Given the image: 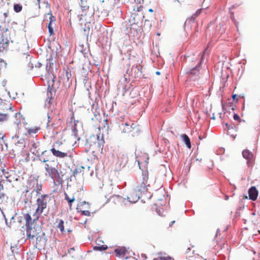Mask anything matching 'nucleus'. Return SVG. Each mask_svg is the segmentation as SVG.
<instances>
[{
	"instance_id": "1",
	"label": "nucleus",
	"mask_w": 260,
	"mask_h": 260,
	"mask_svg": "<svg viewBox=\"0 0 260 260\" xmlns=\"http://www.w3.org/2000/svg\"><path fill=\"white\" fill-rule=\"evenodd\" d=\"M185 61L188 66L186 71L187 80L190 81H199L202 76L199 69L200 62L194 55L186 56Z\"/></svg>"
},
{
	"instance_id": "2",
	"label": "nucleus",
	"mask_w": 260,
	"mask_h": 260,
	"mask_svg": "<svg viewBox=\"0 0 260 260\" xmlns=\"http://www.w3.org/2000/svg\"><path fill=\"white\" fill-rule=\"evenodd\" d=\"M31 213V211H28L24 215V219L26 222V235L29 239H33L43 232L41 226L35 224L36 221H33Z\"/></svg>"
},
{
	"instance_id": "3",
	"label": "nucleus",
	"mask_w": 260,
	"mask_h": 260,
	"mask_svg": "<svg viewBox=\"0 0 260 260\" xmlns=\"http://www.w3.org/2000/svg\"><path fill=\"white\" fill-rule=\"evenodd\" d=\"M49 196L48 194H42L37 199L36 209H32L29 211L32 212L31 215L33 217V221L38 220L40 215L43 212L44 210L47 208Z\"/></svg>"
},
{
	"instance_id": "4",
	"label": "nucleus",
	"mask_w": 260,
	"mask_h": 260,
	"mask_svg": "<svg viewBox=\"0 0 260 260\" xmlns=\"http://www.w3.org/2000/svg\"><path fill=\"white\" fill-rule=\"evenodd\" d=\"M50 151L54 156L59 158L67 157L70 153L69 146L60 141L55 142Z\"/></svg>"
},
{
	"instance_id": "5",
	"label": "nucleus",
	"mask_w": 260,
	"mask_h": 260,
	"mask_svg": "<svg viewBox=\"0 0 260 260\" xmlns=\"http://www.w3.org/2000/svg\"><path fill=\"white\" fill-rule=\"evenodd\" d=\"M45 175L50 177L54 181H59L61 177L58 171V164L54 160L49 161L44 166Z\"/></svg>"
},
{
	"instance_id": "6",
	"label": "nucleus",
	"mask_w": 260,
	"mask_h": 260,
	"mask_svg": "<svg viewBox=\"0 0 260 260\" xmlns=\"http://www.w3.org/2000/svg\"><path fill=\"white\" fill-rule=\"evenodd\" d=\"M120 126L123 133L131 134L133 137H135L140 131L139 125L133 121H127Z\"/></svg>"
},
{
	"instance_id": "7",
	"label": "nucleus",
	"mask_w": 260,
	"mask_h": 260,
	"mask_svg": "<svg viewBox=\"0 0 260 260\" xmlns=\"http://www.w3.org/2000/svg\"><path fill=\"white\" fill-rule=\"evenodd\" d=\"M148 176L146 174L143 175L142 179H140V181L138 182V185L137 188L138 190L141 192H145L147 191V187L148 186L147 184Z\"/></svg>"
},
{
	"instance_id": "8",
	"label": "nucleus",
	"mask_w": 260,
	"mask_h": 260,
	"mask_svg": "<svg viewBox=\"0 0 260 260\" xmlns=\"http://www.w3.org/2000/svg\"><path fill=\"white\" fill-rule=\"evenodd\" d=\"M80 2L79 3L81 10L82 14L81 15L82 16H86L87 15H89L92 14V12L90 11L89 12V7L88 6V4L87 2V0H80Z\"/></svg>"
},
{
	"instance_id": "9",
	"label": "nucleus",
	"mask_w": 260,
	"mask_h": 260,
	"mask_svg": "<svg viewBox=\"0 0 260 260\" xmlns=\"http://www.w3.org/2000/svg\"><path fill=\"white\" fill-rule=\"evenodd\" d=\"M35 237L36 238V245L38 246L39 248H44L47 242V238L44 232H41Z\"/></svg>"
},
{
	"instance_id": "10",
	"label": "nucleus",
	"mask_w": 260,
	"mask_h": 260,
	"mask_svg": "<svg viewBox=\"0 0 260 260\" xmlns=\"http://www.w3.org/2000/svg\"><path fill=\"white\" fill-rule=\"evenodd\" d=\"M54 80H52L51 81H48V92H47V98L53 99L56 92L55 87L53 86V82Z\"/></svg>"
},
{
	"instance_id": "11",
	"label": "nucleus",
	"mask_w": 260,
	"mask_h": 260,
	"mask_svg": "<svg viewBox=\"0 0 260 260\" xmlns=\"http://www.w3.org/2000/svg\"><path fill=\"white\" fill-rule=\"evenodd\" d=\"M249 199L255 201L258 196V191L255 186H251L248 190Z\"/></svg>"
},
{
	"instance_id": "12",
	"label": "nucleus",
	"mask_w": 260,
	"mask_h": 260,
	"mask_svg": "<svg viewBox=\"0 0 260 260\" xmlns=\"http://www.w3.org/2000/svg\"><path fill=\"white\" fill-rule=\"evenodd\" d=\"M47 15H49V20H50L49 23H48V28L50 36H52V35L54 34L53 28L52 26V23L54 22L55 21L56 19H55V17L52 15L51 13H48Z\"/></svg>"
},
{
	"instance_id": "13",
	"label": "nucleus",
	"mask_w": 260,
	"mask_h": 260,
	"mask_svg": "<svg viewBox=\"0 0 260 260\" xmlns=\"http://www.w3.org/2000/svg\"><path fill=\"white\" fill-rule=\"evenodd\" d=\"M93 138L95 139V137H93ZM96 139L97 140V141L95 143V144L97 145V147L99 148V150H102L103 149L104 144L105 143L103 136L102 135L100 136V135H96Z\"/></svg>"
},
{
	"instance_id": "14",
	"label": "nucleus",
	"mask_w": 260,
	"mask_h": 260,
	"mask_svg": "<svg viewBox=\"0 0 260 260\" xmlns=\"http://www.w3.org/2000/svg\"><path fill=\"white\" fill-rule=\"evenodd\" d=\"M38 183V181L35 178L28 180L27 185V188L28 190H27V192H28L29 190H31L33 191L35 189L36 186L37 185Z\"/></svg>"
},
{
	"instance_id": "15",
	"label": "nucleus",
	"mask_w": 260,
	"mask_h": 260,
	"mask_svg": "<svg viewBox=\"0 0 260 260\" xmlns=\"http://www.w3.org/2000/svg\"><path fill=\"white\" fill-rule=\"evenodd\" d=\"M242 155L243 157L248 160V164L250 163V160L252 159L253 156L252 153L248 150H243L242 152Z\"/></svg>"
},
{
	"instance_id": "16",
	"label": "nucleus",
	"mask_w": 260,
	"mask_h": 260,
	"mask_svg": "<svg viewBox=\"0 0 260 260\" xmlns=\"http://www.w3.org/2000/svg\"><path fill=\"white\" fill-rule=\"evenodd\" d=\"M131 30L138 31L141 29V23L139 22H134L130 25Z\"/></svg>"
},
{
	"instance_id": "17",
	"label": "nucleus",
	"mask_w": 260,
	"mask_h": 260,
	"mask_svg": "<svg viewBox=\"0 0 260 260\" xmlns=\"http://www.w3.org/2000/svg\"><path fill=\"white\" fill-rule=\"evenodd\" d=\"M40 129V128L37 126L32 127L27 129V134L29 136H33L36 134Z\"/></svg>"
},
{
	"instance_id": "18",
	"label": "nucleus",
	"mask_w": 260,
	"mask_h": 260,
	"mask_svg": "<svg viewBox=\"0 0 260 260\" xmlns=\"http://www.w3.org/2000/svg\"><path fill=\"white\" fill-rule=\"evenodd\" d=\"M47 152V151H44L42 152L41 155L39 156V160L41 162H43L44 163V166H45V164H48V162L49 161H52L53 160H50L48 159L47 157H44V155Z\"/></svg>"
},
{
	"instance_id": "19",
	"label": "nucleus",
	"mask_w": 260,
	"mask_h": 260,
	"mask_svg": "<svg viewBox=\"0 0 260 260\" xmlns=\"http://www.w3.org/2000/svg\"><path fill=\"white\" fill-rule=\"evenodd\" d=\"M181 138H182L183 141L186 145V146L187 147V148H191V143H190V139L189 138V137L186 134H183L181 136Z\"/></svg>"
},
{
	"instance_id": "20",
	"label": "nucleus",
	"mask_w": 260,
	"mask_h": 260,
	"mask_svg": "<svg viewBox=\"0 0 260 260\" xmlns=\"http://www.w3.org/2000/svg\"><path fill=\"white\" fill-rule=\"evenodd\" d=\"M132 72H134V76L135 78L140 76L142 73L137 65L133 66L132 67Z\"/></svg>"
},
{
	"instance_id": "21",
	"label": "nucleus",
	"mask_w": 260,
	"mask_h": 260,
	"mask_svg": "<svg viewBox=\"0 0 260 260\" xmlns=\"http://www.w3.org/2000/svg\"><path fill=\"white\" fill-rule=\"evenodd\" d=\"M64 199L67 200L69 203L70 208L72 207V203L75 201V199L74 197L70 198L67 193H64Z\"/></svg>"
},
{
	"instance_id": "22",
	"label": "nucleus",
	"mask_w": 260,
	"mask_h": 260,
	"mask_svg": "<svg viewBox=\"0 0 260 260\" xmlns=\"http://www.w3.org/2000/svg\"><path fill=\"white\" fill-rule=\"evenodd\" d=\"M58 221V224L57 226V228L58 229H59L60 231L61 232H64V222H63V220H62V219H57V221Z\"/></svg>"
},
{
	"instance_id": "23",
	"label": "nucleus",
	"mask_w": 260,
	"mask_h": 260,
	"mask_svg": "<svg viewBox=\"0 0 260 260\" xmlns=\"http://www.w3.org/2000/svg\"><path fill=\"white\" fill-rule=\"evenodd\" d=\"M248 220L251 221L252 222H254V224H257V220H255V214L252 213L251 215L249 217Z\"/></svg>"
},
{
	"instance_id": "24",
	"label": "nucleus",
	"mask_w": 260,
	"mask_h": 260,
	"mask_svg": "<svg viewBox=\"0 0 260 260\" xmlns=\"http://www.w3.org/2000/svg\"><path fill=\"white\" fill-rule=\"evenodd\" d=\"M54 124L53 121V117H51L48 114V122H47V126H53Z\"/></svg>"
},
{
	"instance_id": "25",
	"label": "nucleus",
	"mask_w": 260,
	"mask_h": 260,
	"mask_svg": "<svg viewBox=\"0 0 260 260\" xmlns=\"http://www.w3.org/2000/svg\"><path fill=\"white\" fill-rule=\"evenodd\" d=\"M42 184L38 183L37 185L36 186L35 189L33 191H35L37 193V194H39L40 193V191L42 190Z\"/></svg>"
},
{
	"instance_id": "26",
	"label": "nucleus",
	"mask_w": 260,
	"mask_h": 260,
	"mask_svg": "<svg viewBox=\"0 0 260 260\" xmlns=\"http://www.w3.org/2000/svg\"><path fill=\"white\" fill-rule=\"evenodd\" d=\"M22 9V7L20 4H15L14 5V10L16 13L20 12Z\"/></svg>"
},
{
	"instance_id": "27",
	"label": "nucleus",
	"mask_w": 260,
	"mask_h": 260,
	"mask_svg": "<svg viewBox=\"0 0 260 260\" xmlns=\"http://www.w3.org/2000/svg\"><path fill=\"white\" fill-rule=\"evenodd\" d=\"M8 115L7 114H2L0 113V122H3L8 119Z\"/></svg>"
},
{
	"instance_id": "28",
	"label": "nucleus",
	"mask_w": 260,
	"mask_h": 260,
	"mask_svg": "<svg viewBox=\"0 0 260 260\" xmlns=\"http://www.w3.org/2000/svg\"><path fill=\"white\" fill-rule=\"evenodd\" d=\"M3 189V185L2 184H0V204L2 203L4 201V199L5 198V194L1 191V190Z\"/></svg>"
},
{
	"instance_id": "29",
	"label": "nucleus",
	"mask_w": 260,
	"mask_h": 260,
	"mask_svg": "<svg viewBox=\"0 0 260 260\" xmlns=\"http://www.w3.org/2000/svg\"><path fill=\"white\" fill-rule=\"evenodd\" d=\"M108 248L107 246L103 245L102 246H96L94 247V249L95 250H104L107 249Z\"/></svg>"
},
{
	"instance_id": "30",
	"label": "nucleus",
	"mask_w": 260,
	"mask_h": 260,
	"mask_svg": "<svg viewBox=\"0 0 260 260\" xmlns=\"http://www.w3.org/2000/svg\"><path fill=\"white\" fill-rule=\"evenodd\" d=\"M115 252L118 255H124L125 254L124 250L122 249H116L115 250Z\"/></svg>"
},
{
	"instance_id": "31",
	"label": "nucleus",
	"mask_w": 260,
	"mask_h": 260,
	"mask_svg": "<svg viewBox=\"0 0 260 260\" xmlns=\"http://www.w3.org/2000/svg\"><path fill=\"white\" fill-rule=\"evenodd\" d=\"M75 248L74 247L71 248L68 250V253L72 257H74L76 256L75 253Z\"/></svg>"
},
{
	"instance_id": "32",
	"label": "nucleus",
	"mask_w": 260,
	"mask_h": 260,
	"mask_svg": "<svg viewBox=\"0 0 260 260\" xmlns=\"http://www.w3.org/2000/svg\"><path fill=\"white\" fill-rule=\"evenodd\" d=\"M52 99L47 98L45 101V106L50 107L51 104L52 103Z\"/></svg>"
},
{
	"instance_id": "33",
	"label": "nucleus",
	"mask_w": 260,
	"mask_h": 260,
	"mask_svg": "<svg viewBox=\"0 0 260 260\" xmlns=\"http://www.w3.org/2000/svg\"><path fill=\"white\" fill-rule=\"evenodd\" d=\"M6 63L4 61V60H3L2 58H0V71L4 68H5L6 67Z\"/></svg>"
},
{
	"instance_id": "34",
	"label": "nucleus",
	"mask_w": 260,
	"mask_h": 260,
	"mask_svg": "<svg viewBox=\"0 0 260 260\" xmlns=\"http://www.w3.org/2000/svg\"><path fill=\"white\" fill-rule=\"evenodd\" d=\"M82 214L87 216H90L91 215V213L88 210H83L82 211Z\"/></svg>"
},
{
	"instance_id": "35",
	"label": "nucleus",
	"mask_w": 260,
	"mask_h": 260,
	"mask_svg": "<svg viewBox=\"0 0 260 260\" xmlns=\"http://www.w3.org/2000/svg\"><path fill=\"white\" fill-rule=\"evenodd\" d=\"M137 9V10L136 11L137 12H140L143 9V7L142 5H140L139 6H137V7H135L134 9V10L135 11V9Z\"/></svg>"
},
{
	"instance_id": "36",
	"label": "nucleus",
	"mask_w": 260,
	"mask_h": 260,
	"mask_svg": "<svg viewBox=\"0 0 260 260\" xmlns=\"http://www.w3.org/2000/svg\"><path fill=\"white\" fill-rule=\"evenodd\" d=\"M233 117L235 120L239 121L240 120V118L237 114H235Z\"/></svg>"
},
{
	"instance_id": "37",
	"label": "nucleus",
	"mask_w": 260,
	"mask_h": 260,
	"mask_svg": "<svg viewBox=\"0 0 260 260\" xmlns=\"http://www.w3.org/2000/svg\"><path fill=\"white\" fill-rule=\"evenodd\" d=\"M79 172V171H78V169H76L74 172H73V175L74 176H75L76 175H77L78 174V173Z\"/></svg>"
},
{
	"instance_id": "38",
	"label": "nucleus",
	"mask_w": 260,
	"mask_h": 260,
	"mask_svg": "<svg viewBox=\"0 0 260 260\" xmlns=\"http://www.w3.org/2000/svg\"><path fill=\"white\" fill-rule=\"evenodd\" d=\"M143 0H135V2L138 4H140L141 3V2H143Z\"/></svg>"
},
{
	"instance_id": "39",
	"label": "nucleus",
	"mask_w": 260,
	"mask_h": 260,
	"mask_svg": "<svg viewBox=\"0 0 260 260\" xmlns=\"http://www.w3.org/2000/svg\"><path fill=\"white\" fill-rule=\"evenodd\" d=\"M232 98L234 100H235V99H236V101H237L238 100V99L237 98V95L236 94H234L232 96Z\"/></svg>"
},
{
	"instance_id": "40",
	"label": "nucleus",
	"mask_w": 260,
	"mask_h": 260,
	"mask_svg": "<svg viewBox=\"0 0 260 260\" xmlns=\"http://www.w3.org/2000/svg\"><path fill=\"white\" fill-rule=\"evenodd\" d=\"M2 48H4V47L3 46V45H1L0 44V52L2 51Z\"/></svg>"
},
{
	"instance_id": "41",
	"label": "nucleus",
	"mask_w": 260,
	"mask_h": 260,
	"mask_svg": "<svg viewBox=\"0 0 260 260\" xmlns=\"http://www.w3.org/2000/svg\"><path fill=\"white\" fill-rule=\"evenodd\" d=\"M127 200L131 202H135V201H132L130 200V198L129 197H127Z\"/></svg>"
},
{
	"instance_id": "42",
	"label": "nucleus",
	"mask_w": 260,
	"mask_h": 260,
	"mask_svg": "<svg viewBox=\"0 0 260 260\" xmlns=\"http://www.w3.org/2000/svg\"><path fill=\"white\" fill-rule=\"evenodd\" d=\"M37 2H38V3L39 7L40 8V0H37Z\"/></svg>"
},
{
	"instance_id": "43",
	"label": "nucleus",
	"mask_w": 260,
	"mask_h": 260,
	"mask_svg": "<svg viewBox=\"0 0 260 260\" xmlns=\"http://www.w3.org/2000/svg\"><path fill=\"white\" fill-rule=\"evenodd\" d=\"M153 11V10L152 9H149V12H152Z\"/></svg>"
},
{
	"instance_id": "44",
	"label": "nucleus",
	"mask_w": 260,
	"mask_h": 260,
	"mask_svg": "<svg viewBox=\"0 0 260 260\" xmlns=\"http://www.w3.org/2000/svg\"><path fill=\"white\" fill-rule=\"evenodd\" d=\"M142 257H143V256H144V257H145V259H143V260H146V258L147 257H146V255H142Z\"/></svg>"
},
{
	"instance_id": "45",
	"label": "nucleus",
	"mask_w": 260,
	"mask_h": 260,
	"mask_svg": "<svg viewBox=\"0 0 260 260\" xmlns=\"http://www.w3.org/2000/svg\"><path fill=\"white\" fill-rule=\"evenodd\" d=\"M175 221H172V224H173L174 223H175Z\"/></svg>"
},
{
	"instance_id": "46",
	"label": "nucleus",
	"mask_w": 260,
	"mask_h": 260,
	"mask_svg": "<svg viewBox=\"0 0 260 260\" xmlns=\"http://www.w3.org/2000/svg\"><path fill=\"white\" fill-rule=\"evenodd\" d=\"M16 123L17 124H18L19 123H20V121H19L18 122H16Z\"/></svg>"
},
{
	"instance_id": "47",
	"label": "nucleus",
	"mask_w": 260,
	"mask_h": 260,
	"mask_svg": "<svg viewBox=\"0 0 260 260\" xmlns=\"http://www.w3.org/2000/svg\"><path fill=\"white\" fill-rule=\"evenodd\" d=\"M156 74H158V75H159V72H156Z\"/></svg>"
},
{
	"instance_id": "48",
	"label": "nucleus",
	"mask_w": 260,
	"mask_h": 260,
	"mask_svg": "<svg viewBox=\"0 0 260 260\" xmlns=\"http://www.w3.org/2000/svg\"><path fill=\"white\" fill-rule=\"evenodd\" d=\"M225 125H226V126H228V125H228V123H226V124H225Z\"/></svg>"
},
{
	"instance_id": "49",
	"label": "nucleus",
	"mask_w": 260,
	"mask_h": 260,
	"mask_svg": "<svg viewBox=\"0 0 260 260\" xmlns=\"http://www.w3.org/2000/svg\"><path fill=\"white\" fill-rule=\"evenodd\" d=\"M4 15L7 16V14L6 13H4Z\"/></svg>"
},
{
	"instance_id": "50",
	"label": "nucleus",
	"mask_w": 260,
	"mask_h": 260,
	"mask_svg": "<svg viewBox=\"0 0 260 260\" xmlns=\"http://www.w3.org/2000/svg\"><path fill=\"white\" fill-rule=\"evenodd\" d=\"M258 233L259 234L260 233V231L259 230H258Z\"/></svg>"
}]
</instances>
